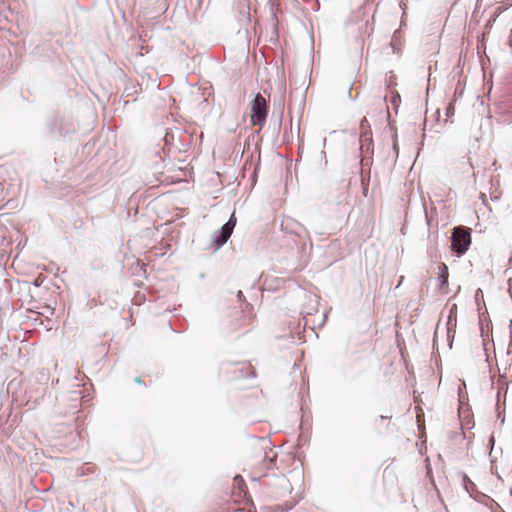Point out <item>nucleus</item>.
Returning <instances> with one entry per match:
<instances>
[{"instance_id": "obj_15", "label": "nucleus", "mask_w": 512, "mask_h": 512, "mask_svg": "<svg viewBox=\"0 0 512 512\" xmlns=\"http://www.w3.org/2000/svg\"><path fill=\"white\" fill-rule=\"evenodd\" d=\"M509 287H510V290H512V277L509 279Z\"/></svg>"}, {"instance_id": "obj_5", "label": "nucleus", "mask_w": 512, "mask_h": 512, "mask_svg": "<svg viewBox=\"0 0 512 512\" xmlns=\"http://www.w3.org/2000/svg\"><path fill=\"white\" fill-rule=\"evenodd\" d=\"M235 10L239 18L250 19V0H235Z\"/></svg>"}, {"instance_id": "obj_1", "label": "nucleus", "mask_w": 512, "mask_h": 512, "mask_svg": "<svg viewBox=\"0 0 512 512\" xmlns=\"http://www.w3.org/2000/svg\"><path fill=\"white\" fill-rule=\"evenodd\" d=\"M268 104L266 99L260 94L257 93L253 102L251 103V123L253 126H258L261 129L266 123V118L268 114Z\"/></svg>"}, {"instance_id": "obj_13", "label": "nucleus", "mask_w": 512, "mask_h": 512, "mask_svg": "<svg viewBox=\"0 0 512 512\" xmlns=\"http://www.w3.org/2000/svg\"><path fill=\"white\" fill-rule=\"evenodd\" d=\"M270 3L272 5V7H278L280 0H270Z\"/></svg>"}, {"instance_id": "obj_3", "label": "nucleus", "mask_w": 512, "mask_h": 512, "mask_svg": "<svg viewBox=\"0 0 512 512\" xmlns=\"http://www.w3.org/2000/svg\"><path fill=\"white\" fill-rule=\"evenodd\" d=\"M471 244L470 230L465 227H456L452 233V250L458 255L464 254Z\"/></svg>"}, {"instance_id": "obj_2", "label": "nucleus", "mask_w": 512, "mask_h": 512, "mask_svg": "<svg viewBox=\"0 0 512 512\" xmlns=\"http://www.w3.org/2000/svg\"><path fill=\"white\" fill-rule=\"evenodd\" d=\"M359 143L361 160H370L373 157L372 131L366 118L360 122Z\"/></svg>"}, {"instance_id": "obj_11", "label": "nucleus", "mask_w": 512, "mask_h": 512, "mask_svg": "<svg viewBox=\"0 0 512 512\" xmlns=\"http://www.w3.org/2000/svg\"><path fill=\"white\" fill-rule=\"evenodd\" d=\"M234 486L235 487H238L239 490H240V495L243 493L244 495H246L247 491L244 489L246 488L245 484H244V480L241 476H236L234 478Z\"/></svg>"}, {"instance_id": "obj_7", "label": "nucleus", "mask_w": 512, "mask_h": 512, "mask_svg": "<svg viewBox=\"0 0 512 512\" xmlns=\"http://www.w3.org/2000/svg\"><path fill=\"white\" fill-rule=\"evenodd\" d=\"M275 458L276 453L272 449H270L269 452L265 453L263 461L265 469H270L273 466Z\"/></svg>"}, {"instance_id": "obj_14", "label": "nucleus", "mask_w": 512, "mask_h": 512, "mask_svg": "<svg viewBox=\"0 0 512 512\" xmlns=\"http://www.w3.org/2000/svg\"><path fill=\"white\" fill-rule=\"evenodd\" d=\"M35 285H36V286H40V285H41V280H40V278H37V279L35 280Z\"/></svg>"}, {"instance_id": "obj_4", "label": "nucleus", "mask_w": 512, "mask_h": 512, "mask_svg": "<svg viewBox=\"0 0 512 512\" xmlns=\"http://www.w3.org/2000/svg\"><path fill=\"white\" fill-rule=\"evenodd\" d=\"M235 225H236V217H235V214L233 213L231 215L230 219L228 220V222L222 226L219 235L215 237L214 241H215V244L217 247H221L228 241V239L230 238V236L233 232Z\"/></svg>"}, {"instance_id": "obj_12", "label": "nucleus", "mask_w": 512, "mask_h": 512, "mask_svg": "<svg viewBox=\"0 0 512 512\" xmlns=\"http://www.w3.org/2000/svg\"><path fill=\"white\" fill-rule=\"evenodd\" d=\"M400 100H401V99H400V95H399L398 93H394V92H392L391 97H390V101H391V103H392L395 107H397V106H398V104L400 103Z\"/></svg>"}, {"instance_id": "obj_16", "label": "nucleus", "mask_w": 512, "mask_h": 512, "mask_svg": "<svg viewBox=\"0 0 512 512\" xmlns=\"http://www.w3.org/2000/svg\"><path fill=\"white\" fill-rule=\"evenodd\" d=\"M489 442L493 445L494 444V437L491 436L490 439H489Z\"/></svg>"}, {"instance_id": "obj_8", "label": "nucleus", "mask_w": 512, "mask_h": 512, "mask_svg": "<svg viewBox=\"0 0 512 512\" xmlns=\"http://www.w3.org/2000/svg\"><path fill=\"white\" fill-rule=\"evenodd\" d=\"M511 5H512V0H504V1L499 2L498 6L495 7L494 16L498 17L501 13H503Z\"/></svg>"}, {"instance_id": "obj_10", "label": "nucleus", "mask_w": 512, "mask_h": 512, "mask_svg": "<svg viewBox=\"0 0 512 512\" xmlns=\"http://www.w3.org/2000/svg\"><path fill=\"white\" fill-rule=\"evenodd\" d=\"M188 174H190V172L185 171L183 168H179V173L175 176H171L170 178L173 182H179L182 180H186Z\"/></svg>"}, {"instance_id": "obj_9", "label": "nucleus", "mask_w": 512, "mask_h": 512, "mask_svg": "<svg viewBox=\"0 0 512 512\" xmlns=\"http://www.w3.org/2000/svg\"><path fill=\"white\" fill-rule=\"evenodd\" d=\"M238 370L242 373H245L246 376H254V370L249 363H239L237 364Z\"/></svg>"}, {"instance_id": "obj_6", "label": "nucleus", "mask_w": 512, "mask_h": 512, "mask_svg": "<svg viewBox=\"0 0 512 512\" xmlns=\"http://www.w3.org/2000/svg\"><path fill=\"white\" fill-rule=\"evenodd\" d=\"M448 268L445 264L439 266L438 277L440 280L441 289H444V292H447L448 287Z\"/></svg>"}]
</instances>
